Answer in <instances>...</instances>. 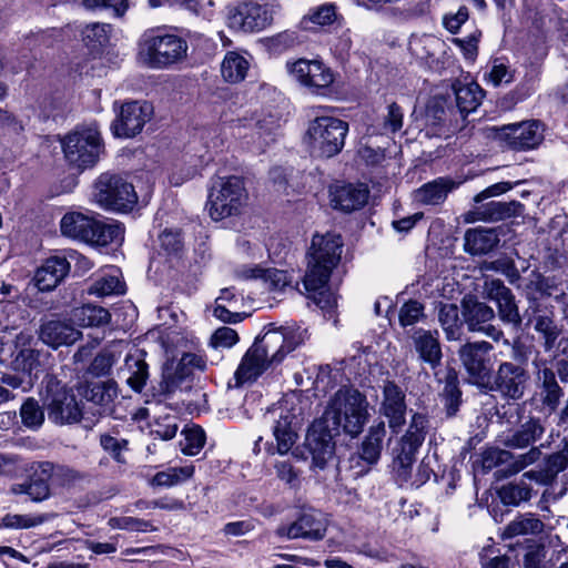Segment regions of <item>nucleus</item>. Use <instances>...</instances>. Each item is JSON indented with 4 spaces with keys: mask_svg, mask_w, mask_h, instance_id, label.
Returning a JSON list of instances; mask_svg holds the SVG:
<instances>
[{
    "mask_svg": "<svg viewBox=\"0 0 568 568\" xmlns=\"http://www.w3.org/2000/svg\"><path fill=\"white\" fill-rule=\"evenodd\" d=\"M343 242L339 235L326 233L313 236L308 252L307 270L303 284L306 292L322 310L331 311L337 305L336 295L326 288L332 271L338 264Z\"/></svg>",
    "mask_w": 568,
    "mask_h": 568,
    "instance_id": "obj_1",
    "label": "nucleus"
},
{
    "mask_svg": "<svg viewBox=\"0 0 568 568\" xmlns=\"http://www.w3.org/2000/svg\"><path fill=\"white\" fill-rule=\"evenodd\" d=\"M367 406L366 397L362 393L343 387L329 398L321 419L325 420L335 434L343 429L351 436H357L368 419Z\"/></svg>",
    "mask_w": 568,
    "mask_h": 568,
    "instance_id": "obj_2",
    "label": "nucleus"
},
{
    "mask_svg": "<svg viewBox=\"0 0 568 568\" xmlns=\"http://www.w3.org/2000/svg\"><path fill=\"white\" fill-rule=\"evenodd\" d=\"M40 396L52 423L64 425L79 422L84 428L94 426L95 419L88 416L89 408H81L72 390L55 377L48 376L44 379Z\"/></svg>",
    "mask_w": 568,
    "mask_h": 568,
    "instance_id": "obj_3",
    "label": "nucleus"
},
{
    "mask_svg": "<svg viewBox=\"0 0 568 568\" xmlns=\"http://www.w3.org/2000/svg\"><path fill=\"white\" fill-rule=\"evenodd\" d=\"M60 229L64 236L100 246L121 241L123 237L121 224L104 222L82 212L65 213L60 221Z\"/></svg>",
    "mask_w": 568,
    "mask_h": 568,
    "instance_id": "obj_4",
    "label": "nucleus"
},
{
    "mask_svg": "<svg viewBox=\"0 0 568 568\" xmlns=\"http://www.w3.org/2000/svg\"><path fill=\"white\" fill-rule=\"evenodd\" d=\"M347 132V122L329 115L316 116L308 123L305 141L314 155L332 158L342 151Z\"/></svg>",
    "mask_w": 568,
    "mask_h": 568,
    "instance_id": "obj_5",
    "label": "nucleus"
},
{
    "mask_svg": "<svg viewBox=\"0 0 568 568\" xmlns=\"http://www.w3.org/2000/svg\"><path fill=\"white\" fill-rule=\"evenodd\" d=\"M246 202L247 193L242 179L219 178L209 194V214L215 221L235 216L242 213Z\"/></svg>",
    "mask_w": 568,
    "mask_h": 568,
    "instance_id": "obj_6",
    "label": "nucleus"
},
{
    "mask_svg": "<svg viewBox=\"0 0 568 568\" xmlns=\"http://www.w3.org/2000/svg\"><path fill=\"white\" fill-rule=\"evenodd\" d=\"M280 12L276 0L243 1L229 10V26L239 31L258 32L270 27Z\"/></svg>",
    "mask_w": 568,
    "mask_h": 568,
    "instance_id": "obj_7",
    "label": "nucleus"
},
{
    "mask_svg": "<svg viewBox=\"0 0 568 568\" xmlns=\"http://www.w3.org/2000/svg\"><path fill=\"white\" fill-rule=\"evenodd\" d=\"M62 148L67 161L78 169L93 166L103 150L100 132L94 125L69 133L62 141Z\"/></svg>",
    "mask_w": 568,
    "mask_h": 568,
    "instance_id": "obj_8",
    "label": "nucleus"
},
{
    "mask_svg": "<svg viewBox=\"0 0 568 568\" xmlns=\"http://www.w3.org/2000/svg\"><path fill=\"white\" fill-rule=\"evenodd\" d=\"M93 196L100 206L118 212L131 210L138 201L132 183L111 173L99 176L94 183Z\"/></svg>",
    "mask_w": 568,
    "mask_h": 568,
    "instance_id": "obj_9",
    "label": "nucleus"
},
{
    "mask_svg": "<svg viewBox=\"0 0 568 568\" xmlns=\"http://www.w3.org/2000/svg\"><path fill=\"white\" fill-rule=\"evenodd\" d=\"M186 42L174 34L150 36L140 44L141 60L152 68H164L186 55Z\"/></svg>",
    "mask_w": 568,
    "mask_h": 568,
    "instance_id": "obj_10",
    "label": "nucleus"
},
{
    "mask_svg": "<svg viewBox=\"0 0 568 568\" xmlns=\"http://www.w3.org/2000/svg\"><path fill=\"white\" fill-rule=\"evenodd\" d=\"M526 325L532 327L537 341L545 352H551L560 346L562 326L555 318L552 311L542 306L535 298H529V306L525 311Z\"/></svg>",
    "mask_w": 568,
    "mask_h": 568,
    "instance_id": "obj_11",
    "label": "nucleus"
},
{
    "mask_svg": "<svg viewBox=\"0 0 568 568\" xmlns=\"http://www.w3.org/2000/svg\"><path fill=\"white\" fill-rule=\"evenodd\" d=\"M264 420L272 424V433L276 440L272 453L276 452L280 455L288 453L298 437L300 418L295 409L284 405L274 406L265 413Z\"/></svg>",
    "mask_w": 568,
    "mask_h": 568,
    "instance_id": "obj_12",
    "label": "nucleus"
},
{
    "mask_svg": "<svg viewBox=\"0 0 568 568\" xmlns=\"http://www.w3.org/2000/svg\"><path fill=\"white\" fill-rule=\"evenodd\" d=\"M334 429L321 418L315 420L308 428L304 448L312 457V469H324L335 452L333 438L336 436Z\"/></svg>",
    "mask_w": 568,
    "mask_h": 568,
    "instance_id": "obj_13",
    "label": "nucleus"
},
{
    "mask_svg": "<svg viewBox=\"0 0 568 568\" xmlns=\"http://www.w3.org/2000/svg\"><path fill=\"white\" fill-rule=\"evenodd\" d=\"M114 110L116 118L111 129L119 138H133L139 134L153 114L152 105L141 101H129Z\"/></svg>",
    "mask_w": 568,
    "mask_h": 568,
    "instance_id": "obj_14",
    "label": "nucleus"
},
{
    "mask_svg": "<svg viewBox=\"0 0 568 568\" xmlns=\"http://www.w3.org/2000/svg\"><path fill=\"white\" fill-rule=\"evenodd\" d=\"M462 314L470 332L483 333L494 342L503 339L505 345H510L509 341L504 338V332L490 323L495 318V311L484 302L465 298Z\"/></svg>",
    "mask_w": 568,
    "mask_h": 568,
    "instance_id": "obj_15",
    "label": "nucleus"
},
{
    "mask_svg": "<svg viewBox=\"0 0 568 568\" xmlns=\"http://www.w3.org/2000/svg\"><path fill=\"white\" fill-rule=\"evenodd\" d=\"M493 345L486 341L468 342L458 349L459 359L468 375L480 383L487 379L493 372L490 352Z\"/></svg>",
    "mask_w": 568,
    "mask_h": 568,
    "instance_id": "obj_16",
    "label": "nucleus"
},
{
    "mask_svg": "<svg viewBox=\"0 0 568 568\" xmlns=\"http://www.w3.org/2000/svg\"><path fill=\"white\" fill-rule=\"evenodd\" d=\"M496 138L514 150H530L544 140V129L539 121H524L496 129Z\"/></svg>",
    "mask_w": 568,
    "mask_h": 568,
    "instance_id": "obj_17",
    "label": "nucleus"
},
{
    "mask_svg": "<svg viewBox=\"0 0 568 568\" xmlns=\"http://www.w3.org/2000/svg\"><path fill=\"white\" fill-rule=\"evenodd\" d=\"M529 375L525 368L510 362L499 365L491 389L506 399H520L527 386Z\"/></svg>",
    "mask_w": 568,
    "mask_h": 568,
    "instance_id": "obj_18",
    "label": "nucleus"
},
{
    "mask_svg": "<svg viewBox=\"0 0 568 568\" xmlns=\"http://www.w3.org/2000/svg\"><path fill=\"white\" fill-rule=\"evenodd\" d=\"M287 69L297 82L313 92L326 89L334 82V74L331 69L318 60L300 59L293 63H287Z\"/></svg>",
    "mask_w": 568,
    "mask_h": 568,
    "instance_id": "obj_19",
    "label": "nucleus"
},
{
    "mask_svg": "<svg viewBox=\"0 0 568 568\" xmlns=\"http://www.w3.org/2000/svg\"><path fill=\"white\" fill-rule=\"evenodd\" d=\"M406 395L393 381H386L383 386V398L379 412L388 420V426L398 433L406 423Z\"/></svg>",
    "mask_w": 568,
    "mask_h": 568,
    "instance_id": "obj_20",
    "label": "nucleus"
},
{
    "mask_svg": "<svg viewBox=\"0 0 568 568\" xmlns=\"http://www.w3.org/2000/svg\"><path fill=\"white\" fill-rule=\"evenodd\" d=\"M326 520L322 513H304L290 526H282L277 529V535L288 539L304 538L320 540L326 532Z\"/></svg>",
    "mask_w": 568,
    "mask_h": 568,
    "instance_id": "obj_21",
    "label": "nucleus"
},
{
    "mask_svg": "<svg viewBox=\"0 0 568 568\" xmlns=\"http://www.w3.org/2000/svg\"><path fill=\"white\" fill-rule=\"evenodd\" d=\"M523 205L519 202L491 201L468 211L464 219L467 223L475 222H498L520 213Z\"/></svg>",
    "mask_w": 568,
    "mask_h": 568,
    "instance_id": "obj_22",
    "label": "nucleus"
},
{
    "mask_svg": "<svg viewBox=\"0 0 568 568\" xmlns=\"http://www.w3.org/2000/svg\"><path fill=\"white\" fill-rule=\"evenodd\" d=\"M118 396V386L114 381H104L91 383L87 386L84 390V398L92 407H88V412L93 407H97L92 412V417L98 420V418L111 410V404Z\"/></svg>",
    "mask_w": 568,
    "mask_h": 568,
    "instance_id": "obj_23",
    "label": "nucleus"
},
{
    "mask_svg": "<svg viewBox=\"0 0 568 568\" xmlns=\"http://www.w3.org/2000/svg\"><path fill=\"white\" fill-rule=\"evenodd\" d=\"M369 191L364 184L337 185L331 191V202L335 209L353 212L362 209L368 201Z\"/></svg>",
    "mask_w": 568,
    "mask_h": 568,
    "instance_id": "obj_24",
    "label": "nucleus"
},
{
    "mask_svg": "<svg viewBox=\"0 0 568 568\" xmlns=\"http://www.w3.org/2000/svg\"><path fill=\"white\" fill-rule=\"evenodd\" d=\"M70 263L63 256H52L38 268L34 282L37 287L42 291H51L68 275Z\"/></svg>",
    "mask_w": 568,
    "mask_h": 568,
    "instance_id": "obj_25",
    "label": "nucleus"
},
{
    "mask_svg": "<svg viewBox=\"0 0 568 568\" xmlns=\"http://www.w3.org/2000/svg\"><path fill=\"white\" fill-rule=\"evenodd\" d=\"M31 336L19 334L11 351V365L16 371L37 375L40 365V353L31 347Z\"/></svg>",
    "mask_w": 568,
    "mask_h": 568,
    "instance_id": "obj_26",
    "label": "nucleus"
},
{
    "mask_svg": "<svg viewBox=\"0 0 568 568\" xmlns=\"http://www.w3.org/2000/svg\"><path fill=\"white\" fill-rule=\"evenodd\" d=\"M82 334L71 324L63 321H49L41 325L40 338L47 345L58 348L72 345L81 338Z\"/></svg>",
    "mask_w": 568,
    "mask_h": 568,
    "instance_id": "obj_27",
    "label": "nucleus"
},
{
    "mask_svg": "<svg viewBox=\"0 0 568 568\" xmlns=\"http://www.w3.org/2000/svg\"><path fill=\"white\" fill-rule=\"evenodd\" d=\"M459 185L455 180L443 176L423 184L414 192V199L424 205H439Z\"/></svg>",
    "mask_w": 568,
    "mask_h": 568,
    "instance_id": "obj_28",
    "label": "nucleus"
},
{
    "mask_svg": "<svg viewBox=\"0 0 568 568\" xmlns=\"http://www.w3.org/2000/svg\"><path fill=\"white\" fill-rule=\"evenodd\" d=\"M283 343L284 337L274 328H270L261 338L253 343L252 347L272 367L282 363L287 355Z\"/></svg>",
    "mask_w": 568,
    "mask_h": 568,
    "instance_id": "obj_29",
    "label": "nucleus"
},
{
    "mask_svg": "<svg viewBox=\"0 0 568 568\" xmlns=\"http://www.w3.org/2000/svg\"><path fill=\"white\" fill-rule=\"evenodd\" d=\"M413 343L423 362L429 364L432 368L440 364L443 355L437 331L417 329L413 335Z\"/></svg>",
    "mask_w": 568,
    "mask_h": 568,
    "instance_id": "obj_30",
    "label": "nucleus"
},
{
    "mask_svg": "<svg viewBox=\"0 0 568 568\" xmlns=\"http://www.w3.org/2000/svg\"><path fill=\"white\" fill-rule=\"evenodd\" d=\"M385 436L386 428L384 422H379L368 429V434L365 436L358 452V459L367 465L365 471L379 460Z\"/></svg>",
    "mask_w": 568,
    "mask_h": 568,
    "instance_id": "obj_31",
    "label": "nucleus"
},
{
    "mask_svg": "<svg viewBox=\"0 0 568 568\" xmlns=\"http://www.w3.org/2000/svg\"><path fill=\"white\" fill-rule=\"evenodd\" d=\"M499 242L494 229H470L464 236L465 251L471 255H483L493 251Z\"/></svg>",
    "mask_w": 568,
    "mask_h": 568,
    "instance_id": "obj_32",
    "label": "nucleus"
},
{
    "mask_svg": "<svg viewBox=\"0 0 568 568\" xmlns=\"http://www.w3.org/2000/svg\"><path fill=\"white\" fill-rule=\"evenodd\" d=\"M239 276L245 280L261 278L270 292L283 291L291 282L286 271L276 268L264 270L258 266L243 267L239 271Z\"/></svg>",
    "mask_w": 568,
    "mask_h": 568,
    "instance_id": "obj_33",
    "label": "nucleus"
},
{
    "mask_svg": "<svg viewBox=\"0 0 568 568\" xmlns=\"http://www.w3.org/2000/svg\"><path fill=\"white\" fill-rule=\"evenodd\" d=\"M568 467V442L565 443L561 450L550 455L546 462L545 469L541 471H526L524 477H529L541 485H551L557 475Z\"/></svg>",
    "mask_w": 568,
    "mask_h": 568,
    "instance_id": "obj_34",
    "label": "nucleus"
},
{
    "mask_svg": "<svg viewBox=\"0 0 568 568\" xmlns=\"http://www.w3.org/2000/svg\"><path fill=\"white\" fill-rule=\"evenodd\" d=\"M545 433V427L538 418H529L520 425L513 434L504 440L505 446L510 448H526L538 442Z\"/></svg>",
    "mask_w": 568,
    "mask_h": 568,
    "instance_id": "obj_35",
    "label": "nucleus"
},
{
    "mask_svg": "<svg viewBox=\"0 0 568 568\" xmlns=\"http://www.w3.org/2000/svg\"><path fill=\"white\" fill-rule=\"evenodd\" d=\"M128 385L135 392H141L149 377L148 364L142 352L136 351L125 357L124 366L121 369Z\"/></svg>",
    "mask_w": 568,
    "mask_h": 568,
    "instance_id": "obj_36",
    "label": "nucleus"
},
{
    "mask_svg": "<svg viewBox=\"0 0 568 568\" xmlns=\"http://www.w3.org/2000/svg\"><path fill=\"white\" fill-rule=\"evenodd\" d=\"M270 366L261 355H258L251 346L244 354L236 372L235 379L237 385L255 381Z\"/></svg>",
    "mask_w": 568,
    "mask_h": 568,
    "instance_id": "obj_37",
    "label": "nucleus"
},
{
    "mask_svg": "<svg viewBox=\"0 0 568 568\" xmlns=\"http://www.w3.org/2000/svg\"><path fill=\"white\" fill-rule=\"evenodd\" d=\"M545 524L532 513H526L511 520L503 531L504 538H514L525 535H538L542 532Z\"/></svg>",
    "mask_w": 568,
    "mask_h": 568,
    "instance_id": "obj_38",
    "label": "nucleus"
},
{
    "mask_svg": "<svg viewBox=\"0 0 568 568\" xmlns=\"http://www.w3.org/2000/svg\"><path fill=\"white\" fill-rule=\"evenodd\" d=\"M540 383L542 403L551 409L557 408L564 392L556 379L554 368L544 366L537 373Z\"/></svg>",
    "mask_w": 568,
    "mask_h": 568,
    "instance_id": "obj_39",
    "label": "nucleus"
},
{
    "mask_svg": "<svg viewBox=\"0 0 568 568\" xmlns=\"http://www.w3.org/2000/svg\"><path fill=\"white\" fill-rule=\"evenodd\" d=\"M456 104L460 113L475 111L483 99V90L475 82H457L453 85Z\"/></svg>",
    "mask_w": 568,
    "mask_h": 568,
    "instance_id": "obj_40",
    "label": "nucleus"
},
{
    "mask_svg": "<svg viewBox=\"0 0 568 568\" xmlns=\"http://www.w3.org/2000/svg\"><path fill=\"white\" fill-rule=\"evenodd\" d=\"M71 321L81 327L102 326L109 323L110 313L101 306L87 304L72 311Z\"/></svg>",
    "mask_w": 568,
    "mask_h": 568,
    "instance_id": "obj_41",
    "label": "nucleus"
},
{
    "mask_svg": "<svg viewBox=\"0 0 568 568\" xmlns=\"http://www.w3.org/2000/svg\"><path fill=\"white\" fill-rule=\"evenodd\" d=\"M250 62L244 55L230 51L225 54L222 61L221 73L225 81L237 83L244 80Z\"/></svg>",
    "mask_w": 568,
    "mask_h": 568,
    "instance_id": "obj_42",
    "label": "nucleus"
},
{
    "mask_svg": "<svg viewBox=\"0 0 568 568\" xmlns=\"http://www.w3.org/2000/svg\"><path fill=\"white\" fill-rule=\"evenodd\" d=\"M111 31L108 23H89L81 30L82 41L89 50L99 52L109 44Z\"/></svg>",
    "mask_w": 568,
    "mask_h": 568,
    "instance_id": "obj_43",
    "label": "nucleus"
},
{
    "mask_svg": "<svg viewBox=\"0 0 568 568\" xmlns=\"http://www.w3.org/2000/svg\"><path fill=\"white\" fill-rule=\"evenodd\" d=\"M562 546L560 544L559 537L556 536L549 540L548 546L545 545H532L529 546L525 557H524V566L525 568H551L549 562V557L551 555V550L554 548H560Z\"/></svg>",
    "mask_w": 568,
    "mask_h": 568,
    "instance_id": "obj_44",
    "label": "nucleus"
},
{
    "mask_svg": "<svg viewBox=\"0 0 568 568\" xmlns=\"http://www.w3.org/2000/svg\"><path fill=\"white\" fill-rule=\"evenodd\" d=\"M438 321L448 341H458L462 336L463 324L459 311L455 304H443L438 310Z\"/></svg>",
    "mask_w": 568,
    "mask_h": 568,
    "instance_id": "obj_45",
    "label": "nucleus"
},
{
    "mask_svg": "<svg viewBox=\"0 0 568 568\" xmlns=\"http://www.w3.org/2000/svg\"><path fill=\"white\" fill-rule=\"evenodd\" d=\"M529 477L521 476L520 480L504 485L498 494L503 504L507 506H518L523 501L531 498L532 489L526 481Z\"/></svg>",
    "mask_w": 568,
    "mask_h": 568,
    "instance_id": "obj_46",
    "label": "nucleus"
},
{
    "mask_svg": "<svg viewBox=\"0 0 568 568\" xmlns=\"http://www.w3.org/2000/svg\"><path fill=\"white\" fill-rule=\"evenodd\" d=\"M337 20L336 7L333 3H324L316 8L310 9L308 13L303 18V26L310 29L308 23L318 27L331 26Z\"/></svg>",
    "mask_w": 568,
    "mask_h": 568,
    "instance_id": "obj_47",
    "label": "nucleus"
},
{
    "mask_svg": "<svg viewBox=\"0 0 568 568\" xmlns=\"http://www.w3.org/2000/svg\"><path fill=\"white\" fill-rule=\"evenodd\" d=\"M10 491L14 495L26 494L36 503L42 501L50 496L49 484H43L31 476L26 483L12 485Z\"/></svg>",
    "mask_w": 568,
    "mask_h": 568,
    "instance_id": "obj_48",
    "label": "nucleus"
},
{
    "mask_svg": "<svg viewBox=\"0 0 568 568\" xmlns=\"http://www.w3.org/2000/svg\"><path fill=\"white\" fill-rule=\"evenodd\" d=\"M496 304L499 320L510 325L513 328L519 329L523 323V316L516 304L515 295L511 293Z\"/></svg>",
    "mask_w": 568,
    "mask_h": 568,
    "instance_id": "obj_49",
    "label": "nucleus"
},
{
    "mask_svg": "<svg viewBox=\"0 0 568 568\" xmlns=\"http://www.w3.org/2000/svg\"><path fill=\"white\" fill-rule=\"evenodd\" d=\"M549 234L556 251L568 254V217L557 215L549 224Z\"/></svg>",
    "mask_w": 568,
    "mask_h": 568,
    "instance_id": "obj_50",
    "label": "nucleus"
},
{
    "mask_svg": "<svg viewBox=\"0 0 568 568\" xmlns=\"http://www.w3.org/2000/svg\"><path fill=\"white\" fill-rule=\"evenodd\" d=\"M284 337V347L288 353L293 352L296 347L304 344V342L308 338L307 328H303L296 324H288L284 326H280L278 328H274Z\"/></svg>",
    "mask_w": 568,
    "mask_h": 568,
    "instance_id": "obj_51",
    "label": "nucleus"
},
{
    "mask_svg": "<svg viewBox=\"0 0 568 568\" xmlns=\"http://www.w3.org/2000/svg\"><path fill=\"white\" fill-rule=\"evenodd\" d=\"M124 292L123 284L116 274H108L97 280L89 288V293L97 296H109Z\"/></svg>",
    "mask_w": 568,
    "mask_h": 568,
    "instance_id": "obj_52",
    "label": "nucleus"
},
{
    "mask_svg": "<svg viewBox=\"0 0 568 568\" xmlns=\"http://www.w3.org/2000/svg\"><path fill=\"white\" fill-rule=\"evenodd\" d=\"M47 520L44 515H18L7 514L1 519V525L11 529H28L43 524Z\"/></svg>",
    "mask_w": 568,
    "mask_h": 568,
    "instance_id": "obj_53",
    "label": "nucleus"
},
{
    "mask_svg": "<svg viewBox=\"0 0 568 568\" xmlns=\"http://www.w3.org/2000/svg\"><path fill=\"white\" fill-rule=\"evenodd\" d=\"M20 416L24 426L39 428L44 422V413L38 402L28 398L21 406Z\"/></svg>",
    "mask_w": 568,
    "mask_h": 568,
    "instance_id": "obj_54",
    "label": "nucleus"
},
{
    "mask_svg": "<svg viewBox=\"0 0 568 568\" xmlns=\"http://www.w3.org/2000/svg\"><path fill=\"white\" fill-rule=\"evenodd\" d=\"M418 448V446L400 442L399 453L395 458V465L399 477L407 479Z\"/></svg>",
    "mask_w": 568,
    "mask_h": 568,
    "instance_id": "obj_55",
    "label": "nucleus"
},
{
    "mask_svg": "<svg viewBox=\"0 0 568 568\" xmlns=\"http://www.w3.org/2000/svg\"><path fill=\"white\" fill-rule=\"evenodd\" d=\"M426 425V417L422 414H415L406 434L403 436L400 442L420 447L425 439Z\"/></svg>",
    "mask_w": 568,
    "mask_h": 568,
    "instance_id": "obj_56",
    "label": "nucleus"
},
{
    "mask_svg": "<svg viewBox=\"0 0 568 568\" xmlns=\"http://www.w3.org/2000/svg\"><path fill=\"white\" fill-rule=\"evenodd\" d=\"M244 120L248 122L246 125H254L260 135L270 136L280 129V118L271 113H261L260 115H253L251 119L244 118Z\"/></svg>",
    "mask_w": 568,
    "mask_h": 568,
    "instance_id": "obj_57",
    "label": "nucleus"
},
{
    "mask_svg": "<svg viewBox=\"0 0 568 568\" xmlns=\"http://www.w3.org/2000/svg\"><path fill=\"white\" fill-rule=\"evenodd\" d=\"M403 111L396 103L389 104L387 106V114L383 116L378 132L381 134H388L399 131L403 126Z\"/></svg>",
    "mask_w": 568,
    "mask_h": 568,
    "instance_id": "obj_58",
    "label": "nucleus"
},
{
    "mask_svg": "<svg viewBox=\"0 0 568 568\" xmlns=\"http://www.w3.org/2000/svg\"><path fill=\"white\" fill-rule=\"evenodd\" d=\"M424 316V305L415 300L406 302L399 310V323L402 326L416 324Z\"/></svg>",
    "mask_w": 568,
    "mask_h": 568,
    "instance_id": "obj_59",
    "label": "nucleus"
},
{
    "mask_svg": "<svg viewBox=\"0 0 568 568\" xmlns=\"http://www.w3.org/2000/svg\"><path fill=\"white\" fill-rule=\"evenodd\" d=\"M184 382L186 381L179 376L176 369L172 367V364L166 363L163 366L160 392L165 395L173 394L175 390L182 387Z\"/></svg>",
    "mask_w": 568,
    "mask_h": 568,
    "instance_id": "obj_60",
    "label": "nucleus"
},
{
    "mask_svg": "<svg viewBox=\"0 0 568 568\" xmlns=\"http://www.w3.org/2000/svg\"><path fill=\"white\" fill-rule=\"evenodd\" d=\"M178 429L176 417L164 416L154 422L151 433L163 440H170L176 435Z\"/></svg>",
    "mask_w": 568,
    "mask_h": 568,
    "instance_id": "obj_61",
    "label": "nucleus"
},
{
    "mask_svg": "<svg viewBox=\"0 0 568 568\" xmlns=\"http://www.w3.org/2000/svg\"><path fill=\"white\" fill-rule=\"evenodd\" d=\"M205 444V434L201 428H192L186 432L182 452L185 455L194 456L200 453Z\"/></svg>",
    "mask_w": 568,
    "mask_h": 568,
    "instance_id": "obj_62",
    "label": "nucleus"
},
{
    "mask_svg": "<svg viewBox=\"0 0 568 568\" xmlns=\"http://www.w3.org/2000/svg\"><path fill=\"white\" fill-rule=\"evenodd\" d=\"M239 341V335L235 329L231 327H220L217 328L210 341V344L214 347H232Z\"/></svg>",
    "mask_w": 568,
    "mask_h": 568,
    "instance_id": "obj_63",
    "label": "nucleus"
},
{
    "mask_svg": "<svg viewBox=\"0 0 568 568\" xmlns=\"http://www.w3.org/2000/svg\"><path fill=\"white\" fill-rule=\"evenodd\" d=\"M276 476L285 481L291 487H296L300 484V473L294 468L291 462L280 460L274 465Z\"/></svg>",
    "mask_w": 568,
    "mask_h": 568,
    "instance_id": "obj_64",
    "label": "nucleus"
}]
</instances>
